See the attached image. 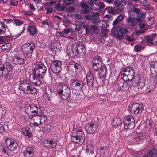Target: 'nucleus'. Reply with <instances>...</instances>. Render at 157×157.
Here are the masks:
<instances>
[{"mask_svg":"<svg viewBox=\"0 0 157 157\" xmlns=\"http://www.w3.org/2000/svg\"><path fill=\"white\" fill-rule=\"evenodd\" d=\"M72 52L69 53L72 57H74L77 55H80L83 56L86 53V48L83 43L81 42H75L72 43L71 45Z\"/></svg>","mask_w":157,"mask_h":157,"instance_id":"f257e3e1","label":"nucleus"},{"mask_svg":"<svg viewBox=\"0 0 157 157\" xmlns=\"http://www.w3.org/2000/svg\"><path fill=\"white\" fill-rule=\"evenodd\" d=\"M33 74L34 78H36L38 77L42 78L45 75L47 70L45 66L41 62H37L33 66Z\"/></svg>","mask_w":157,"mask_h":157,"instance_id":"f03ea898","label":"nucleus"},{"mask_svg":"<svg viewBox=\"0 0 157 157\" xmlns=\"http://www.w3.org/2000/svg\"><path fill=\"white\" fill-rule=\"evenodd\" d=\"M20 87L21 90L27 94H35L37 92L36 89L30 83L28 80H24L20 82Z\"/></svg>","mask_w":157,"mask_h":157,"instance_id":"7ed1b4c3","label":"nucleus"},{"mask_svg":"<svg viewBox=\"0 0 157 157\" xmlns=\"http://www.w3.org/2000/svg\"><path fill=\"white\" fill-rule=\"evenodd\" d=\"M85 136L84 132L80 129L78 131H76V133L72 134L71 139L74 143L81 144L84 142Z\"/></svg>","mask_w":157,"mask_h":157,"instance_id":"20e7f679","label":"nucleus"},{"mask_svg":"<svg viewBox=\"0 0 157 157\" xmlns=\"http://www.w3.org/2000/svg\"><path fill=\"white\" fill-rule=\"evenodd\" d=\"M122 71L124 73H121V76L123 80L125 82L130 81L133 79L135 75L134 70L130 67H128L122 70Z\"/></svg>","mask_w":157,"mask_h":157,"instance_id":"39448f33","label":"nucleus"},{"mask_svg":"<svg viewBox=\"0 0 157 157\" xmlns=\"http://www.w3.org/2000/svg\"><path fill=\"white\" fill-rule=\"evenodd\" d=\"M144 108L142 105L137 103H133L129 106L128 110L131 113L136 114H140L142 113Z\"/></svg>","mask_w":157,"mask_h":157,"instance_id":"423d86ee","label":"nucleus"},{"mask_svg":"<svg viewBox=\"0 0 157 157\" xmlns=\"http://www.w3.org/2000/svg\"><path fill=\"white\" fill-rule=\"evenodd\" d=\"M5 144L9 150L14 151L13 153H15L17 152V148L18 144L13 140L6 138L5 139Z\"/></svg>","mask_w":157,"mask_h":157,"instance_id":"0eeeda50","label":"nucleus"},{"mask_svg":"<svg viewBox=\"0 0 157 157\" xmlns=\"http://www.w3.org/2000/svg\"><path fill=\"white\" fill-rule=\"evenodd\" d=\"M123 123L125 129H132L135 127L134 119L132 116H128L123 121Z\"/></svg>","mask_w":157,"mask_h":157,"instance_id":"6e6552de","label":"nucleus"},{"mask_svg":"<svg viewBox=\"0 0 157 157\" xmlns=\"http://www.w3.org/2000/svg\"><path fill=\"white\" fill-rule=\"evenodd\" d=\"M62 63L59 60L54 61L51 63L50 68L52 72L55 73H58L62 70Z\"/></svg>","mask_w":157,"mask_h":157,"instance_id":"1a4fd4ad","label":"nucleus"},{"mask_svg":"<svg viewBox=\"0 0 157 157\" xmlns=\"http://www.w3.org/2000/svg\"><path fill=\"white\" fill-rule=\"evenodd\" d=\"M35 48V43L33 42H31L23 45L22 48V51L24 53L28 55L31 54Z\"/></svg>","mask_w":157,"mask_h":157,"instance_id":"9d476101","label":"nucleus"},{"mask_svg":"<svg viewBox=\"0 0 157 157\" xmlns=\"http://www.w3.org/2000/svg\"><path fill=\"white\" fill-rule=\"evenodd\" d=\"M98 128V124L96 122H91L86 125L85 128L89 134H93L96 132Z\"/></svg>","mask_w":157,"mask_h":157,"instance_id":"9b49d317","label":"nucleus"},{"mask_svg":"<svg viewBox=\"0 0 157 157\" xmlns=\"http://www.w3.org/2000/svg\"><path fill=\"white\" fill-rule=\"evenodd\" d=\"M130 82L128 83L119 82L117 84V89L120 91H125L129 90L130 87Z\"/></svg>","mask_w":157,"mask_h":157,"instance_id":"f8f14e48","label":"nucleus"},{"mask_svg":"<svg viewBox=\"0 0 157 157\" xmlns=\"http://www.w3.org/2000/svg\"><path fill=\"white\" fill-rule=\"evenodd\" d=\"M138 82L136 83V86H138V89H142L145 86V80L144 76L140 75H138Z\"/></svg>","mask_w":157,"mask_h":157,"instance_id":"ddd939ff","label":"nucleus"},{"mask_svg":"<svg viewBox=\"0 0 157 157\" xmlns=\"http://www.w3.org/2000/svg\"><path fill=\"white\" fill-rule=\"evenodd\" d=\"M86 77L87 85L90 86H93L94 81L93 75L89 72L87 73Z\"/></svg>","mask_w":157,"mask_h":157,"instance_id":"4468645a","label":"nucleus"},{"mask_svg":"<svg viewBox=\"0 0 157 157\" xmlns=\"http://www.w3.org/2000/svg\"><path fill=\"white\" fill-rule=\"evenodd\" d=\"M63 88L64 90L63 93L60 96L63 100H66L69 98L71 94V90L68 87H65Z\"/></svg>","mask_w":157,"mask_h":157,"instance_id":"2eb2a0df","label":"nucleus"},{"mask_svg":"<svg viewBox=\"0 0 157 157\" xmlns=\"http://www.w3.org/2000/svg\"><path fill=\"white\" fill-rule=\"evenodd\" d=\"M34 148L32 147H28L24 151L25 157H32L33 155Z\"/></svg>","mask_w":157,"mask_h":157,"instance_id":"dca6fc26","label":"nucleus"},{"mask_svg":"<svg viewBox=\"0 0 157 157\" xmlns=\"http://www.w3.org/2000/svg\"><path fill=\"white\" fill-rule=\"evenodd\" d=\"M111 32L113 35L116 36V38L118 40H122L124 37V36L123 35L119 34V30L118 31L116 28H113L111 29Z\"/></svg>","mask_w":157,"mask_h":157,"instance_id":"f3484780","label":"nucleus"},{"mask_svg":"<svg viewBox=\"0 0 157 157\" xmlns=\"http://www.w3.org/2000/svg\"><path fill=\"white\" fill-rule=\"evenodd\" d=\"M12 62L16 65H20L24 63L25 60L21 58L20 57L15 56Z\"/></svg>","mask_w":157,"mask_h":157,"instance_id":"a211bd4d","label":"nucleus"},{"mask_svg":"<svg viewBox=\"0 0 157 157\" xmlns=\"http://www.w3.org/2000/svg\"><path fill=\"white\" fill-rule=\"evenodd\" d=\"M36 120L37 119L39 121L40 124H43L47 120V117L46 115L42 114L40 115L36 116Z\"/></svg>","mask_w":157,"mask_h":157,"instance_id":"6ab92c4d","label":"nucleus"},{"mask_svg":"<svg viewBox=\"0 0 157 157\" xmlns=\"http://www.w3.org/2000/svg\"><path fill=\"white\" fill-rule=\"evenodd\" d=\"M27 30L31 35H34L37 33V29L34 26L29 25L27 27Z\"/></svg>","mask_w":157,"mask_h":157,"instance_id":"aec40b11","label":"nucleus"},{"mask_svg":"<svg viewBox=\"0 0 157 157\" xmlns=\"http://www.w3.org/2000/svg\"><path fill=\"white\" fill-rule=\"evenodd\" d=\"M100 71L99 72V77L101 78L106 76L107 72V69L106 66L104 64L103 65L101 68L100 69Z\"/></svg>","mask_w":157,"mask_h":157,"instance_id":"412c9836","label":"nucleus"},{"mask_svg":"<svg viewBox=\"0 0 157 157\" xmlns=\"http://www.w3.org/2000/svg\"><path fill=\"white\" fill-rule=\"evenodd\" d=\"M65 87H68L67 86L65 85L64 83H61L57 87V91L58 94L60 95L62 94L65 90L63 88Z\"/></svg>","mask_w":157,"mask_h":157,"instance_id":"4be33fe9","label":"nucleus"},{"mask_svg":"<svg viewBox=\"0 0 157 157\" xmlns=\"http://www.w3.org/2000/svg\"><path fill=\"white\" fill-rule=\"evenodd\" d=\"M156 151L154 149H151L144 157H156Z\"/></svg>","mask_w":157,"mask_h":157,"instance_id":"5701e85b","label":"nucleus"},{"mask_svg":"<svg viewBox=\"0 0 157 157\" xmlns=\"http://www.w3.org/2000/svg\"><path fill=\"white\" fill-rule=\"evenodd\" d=\"M74 83L75 85V87H78L79 89V90L80 91H82V88L84 86V84L82 81L78 80H76L74 82Z\"/></svg>","mask_w":157,"mask_h":157,"instance_id":"b1692460","label":"nucleus"},{"mask_svg":"<svg viewBox=\"0 0 157 157\" xmlns=\"http://www.w3.org/2000/svg\"><path fill=\"white\" fill-rule=\"evenodd\" d=\"M0 155L2 157H8V154L5 148L0 145Z\"/></svg>","mask_w":157,"mask_h":157,"instance_id":"393cba45","label":"nucleus"},{"mask_svg":"<svg viewBox=\"0 0 157 157\" xmlns=\"http://www.w3.org/2000/svg\"><path fill=\"white\" fill-rule=\"evenodd\" d=\"M11 40L9 36H0V44L6 43Z\"/></svg>","mask_w":157,"mask_h":157,"instance_id":"a878e982","label":"nucleus"},{"mask_svg":"<svg viewBox=\"0 0 157 157\" xmlns=\"http://www.w3.org/2000/svg\"><path fill=\"white\" fill-rule=\"evenodd\" d=\"M121 123V119L118 117H114L112 122V125L114 126H118Z\"/></svg>","mask_w":157,"mask_h":157,"instance_id":"bb28decb","label":"nucleus"},{"mask_svg":"<svg viewBox=\"0 0 157 157\" xmlns=\"http://www.w3.org/2000/svg\"><path fill=\"white\" fill-rule=\"evenodd\" d=\"M144 40L147 43L149 46H151L154 44L153 41V39L149 36H147L144 39Z\"/></svg>","mask_w":157,"mask_h":157,"instance_id":"cd10ccee","label":"nucleus"},{"mask_svg":"<svg viewBox=\"0 0 157 157\" xmlns=\"http://www.w3.org/2000/svg\"><path fill=\"white\" fill-rule=\"evenodd\" d=\"M93 64H102V59L101 57L98 56L95 57L92 61Z\"/></svg>","mask_w":157,"mask_h":157,"instance_id":"c85d7f7f","label":"nucleus"},{"mask_svg":"<svg viewBox=\"0 0 157 157\" xmlns=\"http://www.w3.org/2000/svg\"><path fill=\"white\" fill-rule=\"evenodd\" d=\"M144 136H143V133L141 132L137 133L136 135V136L135 137V140L136 142H138L141 140L143 139Z\"/></svg>","mask_w":157,"mask_h":157,"instance_id":"c756f323","label":"nucleus"},{"mask_svg":"<svg viewBox=\"0 0 157 157\" xmlns=\"http://www.w3.org/2000/svg\"><path fill=\"white\" fill-rule=\"evenodd\" d=\"M144 47L141 45L136 44L134 48V50L135 51L137 52H139L142 50L144 49Z\"/></svg>","mask_w":157,"mask_h":157,"instance_id":"7c9ffc66","label":"nucleus"},{"mask_svg":"<svg viewBox=\"0 0 157 157\" xmlns=\"http://www.w3.org/2000/svg\"><path fill=\"white\" fill-rule=\"evenodd\" d=\"M6 30V26L4 23L0 21V34H4Z\"/></svg>","mask_w":157,"mask_h":157,"instance_id":"2f4dec72","label":"nucleus"},{"mask_svg":"<svg viewBox=\"0 0 157 157\" xmlns=\"http://www.w3.org/2000/svg\"><path fill=\"white\" fill-rule=\"evenodd\" d=\"M33 84L35 86H39L41 83V82L40 81L39 77H38L36 78H34V76L33 77Z\"/></svg>","mask_w":157,"mask_h":157,"instance_id":"473e14b6","label":"nucleus"},{"mask_svg":"<svg viewBox=\"0 0 157 157\" xmlns=\"http://www.w3.org/2000/svg\"><path fill=\"white\" fill-rule=\"evenodd\" d=\"M6 68L8 72H11L13 71V67L10 63H7L5 64Z\"/></svg>","mask_w":157,"mask_h":157,"instance_id":"72a5a7b5","label":"nucleus"},{"mask_svg":"<svg viewBox=\"0 0 157 157\" xmlns=\"http://www.w3.org/2000/svg\"><path fill=\"white\" fill-rule=\"evenodd\" d=\"M23 134L29 138H31L32 135V133L28 130H24L22 131Z\"/></svg>","mask_w":157,"mask_h":157,"instance_id":"f704fd0d","label":"nucleus"},{"mask_svg":"<svg viewBox=\"0 0 157 157\" xmlns=\"http://www.w3.org/2000/svg\"><path fill=\"white\" fill-rule=\"evenodd\" d=\"M103 65L102 64H93L92 67L93 69L95 71H97L101 68Z\"/></svg>","mask_w":157,"mask_h":157,"instance_id":"c9c22d12","label":"nucleus"},{"mask_svg":"<svg viewBox=\"0 0 157 157\" xmlns=\"http://www.w3.org/2000/svg\"><path fill=\"white\" fill-rule=\"evenodd\" d=\"M28 108L30 109V110H41L40 108L39 107L35 105H30Z\"/></svg>","mask_w":157,"mask_h":157,"instance_id":"e433bc0d","label":"nucleus"},{"mask_svg":"<svg viewBox=\"0 0 157 157\" xmlns=\"http://www.w3.org/2000/svg\"><path fill=\"white\" fill-rule=\"evenodd\" d=\"M105 10L108 11L109 13L115 14L114 8L111 7H107Z\"/></svg>","mask_w":157,"mask_h":157,"instance_id":"4c0bfd02","label":"nucleus"},{"mask_svg":"<svg viewBox=\"0 0 157 157\" xmlns=\"http://www.w3.org/2000/svg\"><path fill=\"white\" fill-rule=\"evenodd\" d=\"M5 64H0V76H3L4 75L3 73V71H4L5 69Z\"/></svg>","mask_w":157,"mask_h":157,"instance_id":"58836bf2","label":"nucleus"},{"mask_svg":"<svg viewBox=\"0 0 157 157\" xmlns=\"http://www.w3.org/2000/svg\"><path fill=\"white\" fill-rule=\"evenodd\" d=\"M124 39L125 40L130 42H133L135 40L133 38L131 37V36H129L127 35H126V36H124Z\"/></svg>","mask_w":157,"mask_h":157,"instance_id":"ea45409f","label":"nucleus"},{"mask_svg":"<svg viewBox=\"0 0 157 157\" xmlns=\"http://www.w3.org/2000/svg\"><path fill=\"white\" fill-rule=\"evenodd\" d=\"M43 98L45 100L50 101V94H48L47 92H45L44 94Z\"/></svg>","mask_w":157,"mask_h":157,"instance_id":"a19ab883","label":"nucleus"},{"mask_svg":"<svg viewBox=\"0 0 157 157\" xmlns=\"http://www.w3.org/2000/svg\"><path fill=\"white\" fill-rule=\"evenodd\" d=\"M95 5L97 6L99 8V9H104L105 7V6L104 3L102 2L97 3Z\"/></svg>","mask_w":157,"mask_h":157,"instance_id":"79ce46f5","label":"nucleus"},{"mask_svg":"<svg viewBox=\"0 0 157 157\" xmlns=\"http://www.w3.org/2000/svg\"><path fill=\"white\" fill-rule=\"evenodd\" d=\"M23 23V22L21 20L19 19H15L14 20L13 23L15 24L16 25L20 26Z\"/></svg>","mask_w":157,"mask_h":157,"instance_id":"37998d69","label":"nucleus"},{"mask_svg":"<svg viewBox=\"0 0 157 157\" xmlns=\"http://www.w3.org/2000/svg\"><path fill=\"white\" fill-rule=\"evenodd\" d=\"M128 22L130 23V25L131 26L134 27L135 25V20L132 17H129L128 19Z\"/></svg>","mask_w":157,"mask_h":157,"instance_id":"c03bdc74","label":"nucleus"},{"mask_svg":"<svg viewBox=\"0 0 157 157\" xmlns=\"http://www.w3.org/2000/svg\"><path fill=\"white\" fill-rule=\"evenodd\" d=\"M74 68L75 69L76 71H79L81 68V65L78 63H75L74 64L73 66Z\"/></svg>","mask_w":157,"mask_h":157,"instance_id":"a18cd8bd","label":"nucleus"},{"mask_svg":"<svg viewBox=\"0 0 157 157\" xmlns=\"http://www.w3.org/2000/svg\"><path fill=\"white\" fill-rule=\"evenodd\" d=\"M74 0H64L63 3L66 5H69L73 3Z\"/></svg>","mask_w":157,"mask_h":157,"instance_id":"49530a36","label":"nucleus"},{"mask_svg":"<svg viewBox=\"0 0 157 157\" xmlns=\"http://www.w3.org/2000/svg\"><path fill=\"white\" fill-rule=\"evenodd\" d=\"M119 31L123 35L124 34L128 32L127 29L125 28H120L119 30Z\"/></svg>","mask_w":157,"mask_h":157,"instance_id":"de8ad7c7","label":"nucleus"},{"mask_svg":"<svg viewBox=\"0 0 157 157\" xmlns=\"http://www.w3.org/2000/svg\"><path fill=\"white\" fill-rule=\"evenodd\" d=\"M122 9L120 7H116L114 8L115 14L116 13H120L122 11Z\"/></svg>","mask_w":157,"mask_h":157,"instance_id":"09e8293b","label":"nucleus"},{"mask_svg":"<svg viewBox=\"0 0 157 157\" xmlns=\"http://www.w3.org/2000/svg\"><path fill=\"white\" fill-rule=\"evenodd\" d=\"M81 12L83 14H89L90 13V11L88 9H84L81 10Z\"/></svg>","mask_w":157,"mask_h":157,"instance_id":"8fccbe9b","label":"nucleus"},{"mask_svg":"<svg viewBox=\"0 0 157 157\" xmlns=\"http://www.w3.org/2000/svg\"><path fill=\"white\" fill-rule=\"evenodd\" d=\"M81 7L83 9H89V6L85 2H82L81 3Z\"/></svg>","mask_w":157,"mask_h":157,"instance_id":"3c124183","label":"nucleus"},{"mask_svg":"<svg viewBox=\"0 0 157 157\" xmlns=\"http://www.w3.org/2000/svg\"><path fill=\"white\" fill-rule=\"evenodd\" d=\"M98 29L96 26L94 25H91V32L92 31V32L95 33L96 30H98Z\"/></svg>","mask_w":157,"mask_h":157,"instance_id":"603ef678","label":"nucleus"},{"mask_svg":"<svg viewBox=\"0 0 157 157\" xmlns=\"http://www.w3.org/2000/svg\"><path fill=\"white\" fill-rule=\"evenodd\" d=\"M132 11L135 13L138 14L141 12V10L139 8L134 7L133 8Z\"/></svg>","mask_w":157,"mask_h":157,"instance_id":"864d4df0","label":"nucleus"},{"mask_svg":"<svg viewBox=\"0 0 157 157\" xmlns=\"http://www.w3.org/2000/svg\"><path fill=\"white\" fill-rule=\"evenodd\" d=\"M91 21V23L94 24L100 22L99 19L97 18H92Z\"/></svg>","mask_w":157,"mask_h":157,"instance_id":"5fc2aeb1","label":"nucleus"},{"mask_svg":"<svg viewBox=\"0 0 157 157\" xmlns=\"http://www.w3.org/2000/svg\"><path fill=\"white\" fill-rule=\"evenodd\" d=\"M31 113L32 114V116H36V115L37 114L38 112H40L41 110H37L36 111V110H31Z\"/></svg>","mask_w":157,"mask_h":157,"instance_id":"6e6d98bb","label":"nucleus"},{"mask_svg":"<svg viewBox=\"0 0 157 157\" xmlns=\"http://www.w3.org/2000/svg\"><path fill=\"white\" fill-rule=\"evenodd\" d=\"M137 16L140 18H144L146 17V14L144 13L141 11L138 14Z\"/></svg>","mask_w":157,"mask_h":157,"instance_id":"4d7b16f0","label":"nucleus"},{"mask_svg":"<svg viewBox=\"0 0 157 157\" xmlns=\"http://www.w3.org/2000/svg\"><path fill=\"white\" fill-rule=\"evenodd\" d=\"M18 2L17 1H10V4L12 6H16L18 5Z\"/></svg>","mask_w":157,"mask_h":157,"instance_id":"13d9d810","label":"nucleus"},{"mask_svg":"<svg viewBox=\"0 0 157 157\" xmlns=\"http://www.w3.org/2000/svg\"><path fill=\"white\" fill-rule=\"evenodd\" d=\"M75 10V7L73 6H69L67 8V10L71 12H74Z\"/></svg>","mask_w":157,"mask_h":157,"instance_id":"bf43d9fd","label":"nucleus"},{"mask_svg":"<svg viewBox=\"0 0 157 157\" xmlns=\"http://www.w3.org/2000/svg\"><path fill=\"white\" fill-rule=\"evenodd\" d=\"M140 3L144 6L147 5V4L146 0H139Z\"/></svg>","mask_w":157,"mask_h":157,"instance_id":"052dcab7","label":"nucleus"},{"mask_svg":"<svg viewBox=\"0 0 157 157\" xmlns=\"http://www.w3.org/2000/svg\"><path fill=\"white\" fill-rule=\"evenodd\" d=\"M108 32L107 29H104L102 31V35L103 37H106L108 34L107 33Z\"/></svg>","mask_w":157,"mask_h":157,"instance_id":"680f3d73","label":"nucleus"},{"mask_svg":"<svg viewBox=\"0 0 157 157\" xmlns=\"http://www.w3.org/2000/svg\"><path fill=\"white\" fill-rule=\"evenodd\" d=\"M47 12H46V14H49V13H51L53 11V9L52 7H49L48 8L46 9Z\"/></svg>","mask_w":157,"mask_h":157,"instance_id":"e2e57ef3","label":"nucleus"},{"mask_svg":"<svg viewBox=\"0 0 157 157\" xmlns=\"http://www.w3.org/2000/svg\"><path fill=\"white\" fill-rule=\"evenodd\" d=\"M81 27H80L79 25H75V31H77L80 33H82V32L81 31H80V30H81Z\"/></svg>","mask_w":157,"mask_h":157,"instance_id":"0e129e2a","label":"nucleus"},{"mask_svg":"<svg viewBox=\"0 0 157 157\" xmlns=\"http://www.w3.org/2000/svg\"><path fill=\"white\" fill-rule=\"evenodd\" d=\"M154 21V19L153 18L150 17L149 18L148 22H149L150 26L151 25L153 24Z\"/></svg>","mask_w":157,"mask_h":157,"instance_id":"69168bd1","label":"nucleus"},{"mask_svg":"<svg viewBox=\"0 0 157 157\" xmlns=\"http://www.w3.org/2000/svg\"><path fill=\"white\" fill-rule=\"evenodd\" d=\"M92 18H95V17H98L99 16V14L98 12H95L93 14L91 13Z\"/></svg>","mask_w":157,"mask_h":157,"instance_id":"338daca9","label":"nucleus"},{"mask_svg":"<svg viewBox=\"0 0 157 157\" xmlns=\"http://www.w3.org/2000/svg\"><path fill=\"white\" fill-rule=\"evenodd\" d=\"M124 17V16L123 15L120 14L119 16H117V19L119 21H121L123 19Z\"/></svg>","mask_w":157,"mask_h":157,"instance_id":"774afa93","label":"nucleus"}]
</instances>
